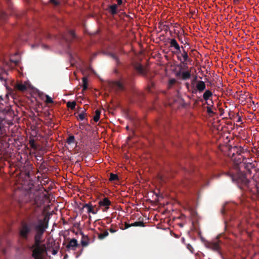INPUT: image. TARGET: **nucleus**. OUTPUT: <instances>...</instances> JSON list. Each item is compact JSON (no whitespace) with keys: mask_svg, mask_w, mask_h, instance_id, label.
Listing matches in <instances>:
<instances>
[{"mask_svg":"<svg viewBox=\"0 0 259 259\" xmlns=\"http://www.w3.org/2000/svg\"><path fill=\"white\" fill-rule=\"evenodd\" d=\"M228 175L241 189L256 194L259 197V183L254 181H250L246 178L244 173L238 169H235V171L231 170L228 172Z\"/></svg>","mask_w":259,"mask_h":259,"instance_id":"obj_1","label":"nucleus"},{"mask_svg":"<svg viewBox=\"0 0 259 259\" xmlns=\"http://www.w3.org/2000/svg\"><path fill=\"white\" fill-rule=\"evenodd\" d=\"M48 225L49 222L43 223L40 221L39 224L35 226L34 243L31 247L33 249L32 256L34 259H43L42 254L47 251L46 245L41 243L43 234L48 228Z\"/></svg>","mask_w":259,"mask_h":259,"instance_id":"obj_2","label":"nucleus"},{"mask_svg":"<svg viewBox=\"0 0 259 259\" xmlns=\"http://www.w3.org/2000/svg\"><path fill=\"white\" fill-rule=\"evenodd\" d=\"M40 221H41L43 223H46L47 222H49V218L45 216L43 219H38L35 221H31L27 223L23 222L20 229V236L24 240H27L32 229H33L35 231V226L39 224Z\"/></svg>","mask_w":259,"mask_h":259,"instance_id":"obj_3","label":"nucleus"},{"mask_svg":"<svg viewBox=\"0 0 259 259\" xmlns=\"http://www.w3.org/2000/svg\"><path fill=\"white\" fill-rule=\"evenodd\" d=\"M243 150L244 149L241 146H231L229 149L228 153V156L231 158L238 153H242Z\"/></svg>","mask_w":259,"mask_h":259,"instance_id":"obj_4","label":"nucleus"},{"mask_svg":"<svg viewBox=\"0 0 259 259\" xmlns=\"http://www.w3.org/2000/svg\"><path fill=\"white\" fill-rule=\"evenodd\" d=\"M79 246L77 240L75 238L71 239L68 244L66 245V251H69L70 250H75L76 247Z\"/></svg>","mask_w":259,"mask_h":259,"instance_id":"obj_5","label":"nucleus"},{"mask_svg":"<svg viewBox=\"0 0 259 259\" xmlns=\"http://www.w3.org/2000/svg\"><path fill=\"white\" fill-rule=\"evenodd\" d=\"M181 48L183 49L181 56H177L178 60L180 61L182 63L190 61V59L189 58L187 52L184 49V47L183 46H181Z\"/></svg>","mask_w":259,"mask_h":259,"instance_id":"obj_6","label":"nucleus"},{"mask_svg":"<svg viewBox=\"0 0 259 259\" xmlns=\"http://www.w3.org/2000/svg\"><path fill=\"white\" fill-rule=\"evenodd\" d=\"M76 37V34L73 30H69L68 32V36H63V39L68 43L71 42Z\"/></svg>","mask_w":259,"mask_h":259,"instance_id":"obj_7","label":"nucleus"},{"mask_svg":"<svg viewBox=\"0 0 259 259\" xmlns=\"http://www.w3.org/2000/svg\"><path fill=\"white\" fill-rule=\"evenodd\" d=\"M124 83H127V81L125 79L123 80L122 82L119 80L115 81L113 82V85L118 91H123L125 89L124 86Z\"/></svg>","mask_w":259,"mask_h":259,"instance_id":"obj_8","label":"nucleus"},{"mask_svg":"<svg viewBox=\"0 0 259 259\" xmlns=\"http://www.w3.org/2000/svg\"><path fill=\"white\" fill-rule=\"evenodd\" d=\"M118 7L116 4L109 5L107 10L111 15L114 16L117 14L120 11L118 9Z\"/></svg>","mask_w":259,"mask_h":259,"instance_id":"obj_9","label":"nucleus"},{"mask_svg":"<svg viewBox=\"0 0 259 259\" xmlns=\"http://www.w3.org/2000/svg\"><path fill=\"white\" fill-rule=\"evenodd\" d=\"M232 161H234L236 165H239L240 163L243 162L244 158L243 156L241 155V153H238L234 157L231 158Z\"/></svg>","mask_w":259,"mask_h":259,"instance_id":"obj_10","label":"nucleus"},{"mask_svg":"<svg viewBox=\"0 0 259 259\" xmlns=\"http://www.w3.org/2000/svg\"><path fill=\"white\" fill-rule=\"evenodd\" d=\"M99 205L100 207H104L106 209H108L111 205V201L108 198L105 197L99 202Z\"/></svg>","mask_w":259,"mask_h":259,"instance_id":"obj_11","label":"nucleus"},{"mask_svg":"<svg viewBox=\"0 0 259 259\" xmlns=\"http://www.w3.org/2000/svg\"><path fill=\"white\" fill-rule=\"evenodd\" d=\"M207 247L213 250L219 251L220 248L219 241L208 242L207 244Z\"/></svg>","mask_w":259,"mask_h":259,"instance_id":"obj_12","label":"nucleus"},{"mask_svg":"<svg viewBox=\"0 0 259 259\" xmlns=\"http://www.w3.org/2000/svg\"><path fill=\"white\" fill-rule=\"evenodd\" d=\"M80 234L82 235L81 244L82 246H87L90 243V238L87 235H85L82 232Z\"/></svg>","mask_w":259,"mask_h":259,"instance_id":"obj_13","label":"nucleus"},{"mask_svg":"<svg viewBox=\"0 0 259 259\" xmlns=\"http://www.w3.org/2000/svg\"><path fill=\"white\" fill-rule=\"evenodd\" d=\"M199 92H202L206 88V85L204 81L201 80L197 81L196 87Z\"/></svg>","mask_w":259,"mask_h":259,"instance_id":"obj_14","label":"nucleus"},{"mask_svg":"<svg viewBox=\"0 0 259 259\" xmlns=\"http://www.w3.org/2000/svg\"><path fill=\"white\" fill-rule=\"evenodd\" d=\"M136 70L138 71V72L142 75H145L146 74V70L144 68L143 66L141 65H137L135 66Z\"/></svg>","mask_w":259,"mask_h":259,"instance_id":"obj_15","label":"nucleus"},{"mask_svg":"<svg viewBox=\"0 0 259 259\" xmlns=\"http://www.w3.org/2000/svg\"><path fill=\"white\" fill-rule=\"evenodd\" d=\"M169 40L170 48H174L175 49L180 46L177 41L175 38L169 39Z\"/></svg>","mask_w":259,"mask_h":259,"instance_id":"obj_16","label":"nucleus"},{"mask_svg":"<svg viewBox=\"0 0 259 259\" xmlns=\"http://www.w3.org/2000/svg\"><path fill=\"white\" fill-rule=\"evenodd\" d=\"M15 88L21 92H24L27 90V87L26 85L23 84L22 83H17L15 86Z\"/></svg>","mask_w":259,"mask_h":259,"instance_id":"obj_17","label":"nucleus"},{"mask_svg":"<svg viewBox=\"0 0 259 259\" xmlns=\"http://www.w3.org/2000/svg\"><path fill=\"white\" fill-rule=\"evenodd\" d=\"M212 96V92L209 90H206L203 95V98L204 100L206 101L209 100L210 97Z\"/></svg>","mask_w":259,"mask_h":259,"instance_id":"obj_18","label":"nucleus"},{"mask_svg":"<svg viewBox=\"0 0 259 259\" xmlns=\"http://www.w3.org/2000/svg\"><path fill=\"white\" fill-rule=\"evenodd\" d=\"M191 77V73L190 71H185L182 74V78L183 80H187Z\"/></svg>","mask_w":259,"mask_h":259,"instance_id":"obj_19","label":"nucleus"},{"mask_svg":"<svg viewBox=\"0 0 259 259\" xmlns=\"http://www.w3.org/2000/svg\"><path fill=\"white\" fill-rule=\"evenodd\" d=\"M5 130L3 120L0 118V138L5 135Z\"/></svg>","mask_w":259,"mask_h":259,"instance_id":"obj_20","label":"nucleus"},{"mask_svg":"<svg viewBox=\"0 0 259 259\" xmlns=\"http://www.w3.org/2000/svg\"><path fill=\"white\" fill-rule=\"evenodd\" d=\"M101 111L100 110H96V111H95V116H94V120L95 121V122H98L99 119H100V114H101Z\"/></svg>","mask_w":259,"mask_h":259,"instance_id":"obj_21","label":"nucleus"},{"mask_svg":"<svg viewBox=\"0 0 259 259\" xmlns=\"http://www.w3.org/2000/svg\"><path fill=\"white\" fill-rule=\"evenodd\" d=\"M109 235V233L107 230L104 231L103 233H101L100 234H99L98 235V238L100 240H102L104 239L105 237L108 236Z\"/></svg>","mask_w":259,"mask_h":259,"instance_id":"obj_22","label":"nucleus"},{"mask_svg":"<svg viewBox=\"0 0 259 259\" xmlns=\"http://www.w3.org/2000/svg\"><path fill=\"white\" fill-rule=\"evenodd\" d=\"M95 207H96V205L94 206L93 205H92L91 206V207L89 208V209L88 210V212L92 213L94 214L97 213V212L99 210V208H96V209H95Z\"/></svg>","mask_w":259,"mask_h":259,"instance_id":"obj_23","label":"nucleus"},{"mask_svg":"<svg viewBox=\"0 0 259 259\" xmlns=\"http://www.w3.org/2000/svg\"><path fill=\"white\" fill-rule=\"evenodd\" d=\"M76 106V102L75 101H69L67 103V106L68 108H70L71 110H74Z\"/></svg>","mask_w":259,"mask_h":259,"instance_id":"obj_24","label":"nucleus"},{"mask_svg":"<svg viewBox=\"0 0 259 259\" xmlns=\"http://www.w3.org/2000/svg\"><path fill=\"white\" fill-rule=\"evenodd\" d=\"M206 104L208 105L206 107L207 112L208 113V114L209 115L214 114L215 113L211 109V106H212V105L210 106V104L207 102H206Z\"/></svg>","mask_w":259,"mask_h":259,"instance_id":"obj_25","label":"nucleus"},{"mask_svg":"<svg viewBox=\"0 0 259 259\" xmlns=\"http://www.w3.org/2000/svg\"><path fill=\"white\" fill-rule=\"evenodd\" d=\"M132 227H144V223L142 221L136 222L131 224Z\"/></svg>","mask_w":259,"mask_h":259,"instance_id":"obj_26","label":"nucleus"},{"mask_svg":"<svg viewBox=\"0 0 259 259\" xmlns=\"http://www.w3.org/2000/svg\"><path fill=\"white\" fill-rule=\"evenodd\" d=\"M159 27H161V30H163L164 31L167 32L169 30V26L167 25H164L162 22L159 23Z\"/></svg>","mask_w":259,"mask_h":259,"instance_id":"obj_27","label":"nucleus"},{"mask_svg":"<svg viewBox=\"0 0 259 259\" xmlns=\"http://www.w3.org/2000/svg\"><path fill=\"white\" fill-rule=\"evenodd\" d=\"M67 142L68 144H71L75 142V138L73 135H70L67 139Z\"/></svg>","mask_w":259,"mask_h":259,"instance_id":"obj_28","label":"nucleus"},{"mask_svg":"<svg viewBox=\"0 0 259 259\" xmlns=\"http://www.w3.org/2000/svg\"><path fill=\"white\" fill-rule=\"evenodd\" d=\"M118 179V177L116 174H114L112 173L110 174V178L109 180L110 181H115Z\"/></svg>","mask_w":259,"mask_h":259,"instance_id":"obj_29","label":"nucleus"},{"mask_svg":"<svg viewBox=\"0 0 259 259\" xmlns=\"http://www.w3.org/2000/svg\"><path fill=\"white\" fill-rule=\"evenodd\" d=\"M29 144L32 148H33L34 149H37V146L35 144V140L34 139H31L29 141Z\"/></svg>","mask_w":259,"mask_h":259,"instance_id":"obj_30","label":"nucleus"},{"mask_svg":"<svg viewBox=\"0 0 259 259\" xmlns=\"http://www.w3.org/2000/svg\"><path fill=\"white\" fill-rule=\"evenodd\" d=\"M45 96H46V100L45 101V102L47 104H52V103H53L54 102L53 99H52V98L50 97L49 95H46Z\"/></svg>","mask_w":259,"mask_h":259,"instance_id":"obj_31","label":"nucleus"},{"mask_svg":"<svg viewBox=\"0 0 259 259\" xmlns=\"http://www.w3.org/2000/svg\"><path fill=\"white\" fill-rule=\"evenodd\" d=\"M83 90H86L88 89V81L85 78H83Z\"/></svg>","mask_w":259,"mask_h":259,"instance_id":"obj_32","label":"nucleus"},{"mask_svg":"<svg viewBox=\"0 0 259 259\" xmlns=\"http://www.w3.org/2000/svg\"><path fill=\"white\" fill-rule=\"evenodd\" d=\"M110 56L116 61L117 64L119 63V59L116 55L111 53L110 54Z\"/></svg>","mask_w":259,"mask_h":259,"instance_id":"obj_33","label":"nucleus"},{"mask_svg":"<svg viewBox=\"0 0 259 259\" xmlns=\"http://www.w3.org/2000/svg\"><path fill=\"white\" fill-rule=\"evenodd\" d=\"M118 6L124 5L126 3V0H116Z\"/></svg>","mask_w":259,"mask_h":259,"instance_id":"obj_34","label":"nucleus"},{"mask_svg":"<svg viewBox=\"0 0 259 259\" xmlns=\"http://www.w3.org/2000/svg\"><path fill=\"white\" fill-rule=\"evenodd\" d=\"M49 1L54 6H58L60 5V2L57 0H50Z\"/></svg>","mask_w":259,"mask_h":259,"instance_id":"obj_35","label":"nucleus"},{"mask_svg":"<svg viewBox=\"0 0 259 259\" xmlns=\"http://www.w3.org/2000/svg\"><path fill=\"white\" fill-rule=\"evenodd\" d=\"M245 164V168L246 169H249L250 168H252L254 167L252 163L248 162L247 163H244Z\"/></svg>","mask_w":259,"mask_h":259,"instance_id":"obj_36","label":"nucleus"},{"mask_svg":"<svg viewBox=\"0 0 259 259\" xmlns=\"http://www.w3.org/2000/svg\"><path fill=\"white\" fill-rule=\"evenodd\" d=\"M176 81L175 79H171L169 80L168 86L170 87L176 83Z\"/></svg>","mask_w":259,"mask_h":259,"instance_id":"obj_37","label":"nucleus"},{"mask_svg":"<svg viewBox=\"0 0 259 259\" xmlns=\"http://www.w3.org/2000/svg\"><path fill=\"white\" fill-rule=\"evenodd\" d=\"M84 115H85L84 111L80 113L78 115V117H79V119L81 120H83L84 119Z\"/></svg>","mask_w":259,"mask_h":259,"instance_id":"obj_38","label":"nucleus"},{"mask_svg":"<svg viewBox=\"0 0 259 259\" xmlns=\"http://www.w3.org/2000/svg\"><path fill=\"white\" fill-rule=\"evenodd\" d=\"M181 47H180V46H179L176 49H175L176 50V51L175 52V53L177 55H179L180 54H181L182 51L181 50Z\"/></svg>","mask_w":259,"mask_h":259,"instance_id":"obj_39","label":"nucleus"},{"mask_svg":"<svg viewBox=\"0 0 259 259\" xmlns=\"http://www.w3.org/2000/svg\"><path fill=\"white\" fill-rule=\"evenodd\" d=\"M92 205H93L91 203H85L83 205V208H87L88 210Z\"/></svg>","mask_w":259,"mask_h":259,"instance_id":"obj_40","label":"nucleus"},{"mask_svg":"<svg viewBox=\"0 0 259 259\" xmlns=\"http://www.w3.org/2000/svg\"><path fill=\"white\" fill-rule=\"evenodd\" d=\"M198 90L197 88L196 87L195 88L194 85L192 87V93L194 94H196L197 93Z\"/></svg>","mask_w":259,"mask_h":259,"instance_id":"obj_41","label":"nucleus"},{"mask_svg":"<svg viewBox=\"0 0 259 259\" xmlns=\"http://www.w3.org/2000/svg\"><path fill=\"white\" fill-rule=\"evenodd\" d=\"M187 248H188V249H189L191 252H193V247L191 245H190V244H188L187 245Z\"/></svg>","mask_w":259,"mask_h":259,"instance_id":"obj_42","label":"nucleus"},{"mask_svg":"<svg viewBox=\"0 0 259 259\" xmlns=\"http://www.w3.org/2000/svg\"><path fill=\"white\" fill-rule=\"evenodd\" d=\"M154 86V82L152 80H150L149 84H148V88H150L153 87Z\"/></svg>","mask_w":259,"mask_h":259,"instance_id":"obj_43","label":"nucleus"},{"mask_svg":"<svg viewBox=\"0 0 259 259\" xmlns=\"http://www.w3.org/2000/svg\"><path fill=\"white\" fill-rule=\"evenodd\" d=\"M132 227V226H131V224H128L127 223H125V224H124V228H122V229H127L130 227Z\"/></svg>","mask_w":259,"mask_h":259,"instance_id":"obj_44","label":"nucleus"},{"mask_svg":"<svg viewBox=\"0 0 259 259\" xmlns=\"http://www.w3.org/2000/svg\"><path fill=\"white\" fill-rule=\"evenodd\" d=\"M11 61L14 62L15 63V64L16 65H18L19 63V61L18 60H13L11 59Z\"/></svg>","mask_w":259,"mask_h":259,"instance_id":"obj_45","label":"nucleus"},{"mask_svg":"<svg viewBox=\"0 0 259 259\" xmlns=\"http://www.w3.org/2000/svg\"><path fill=\"white\" fill-rule=\"evenodd\" d=\"M177 37H178V39H179V40L181 41V42L182 44H183V43H184V42H183V39H182V36H180V35H178Z\"/></svg>","mask_w":259,"mask_h":259,"instance_id":"obj_46","label":"nucleus"},{"mask_svg":"<svg viewBox=\"0 0 259 259\" xmlns=\"http://www.w3.org/2000/svg\"><path fill=\"white\" fill-rule=\"evenodd\" d=\"M109 231H110L111 233H115V232H116V230H115V229H113V228H110L109 229Z\"/></svg>","mask_w":259,"mask_h":259,"instance_id":"obj_47","label":"nucleus"},{"mask_svg":"<svg viewBox=\"0 0 259 259\" xmlns=\"http://www.w3.org/2000/svg\"><path fill=\"white\" fill-rule=\"evenodd\" d=\"M241 121H242L241 117L239 116L238 117V119L237 120V122H241Z\"/></svg>","mask_w":259,"mask_h":259,"instance_id":"obj_48","label":"nucleus"},{"mask_svg":"<svg viewBox=\"0 0 259 259\" xmlns=\"http://www.w3.org/2000/svg\"><path fill=\"white\" fill-rule=\"evenodd\" d=\"M222 213L223 214H226V212H225V208H223L222 210Z\"/></svg>","mask_w":259,"mask_h":259,"instance_id":"obj_49","label":"nucleus"},{"mask_svg":"<svg viewBox=\"0 0 259 259\" xmlns=\"http://www.w3.org/2000/svg\"><path fill=\"white\" fill-rule=\"evenodd\" d=\"M4 80V77L2 76V74L0 73V80Z\"/></svg>","mask_w":259,"mask_h":259,"instance_id":"obj_50","label":"nucleus"},{"mask_svg":"<svg viewBox=\"0 0 259 259\" xmlns=\"http://www.w3.org/2000/svg\"><path fill=\"white\" fill-rule=\"evenodd\" d=\"M196 79H197V77L196 76L194 78V79L192 81V83H193V82L196 81ZM193 84V83H192Z\"/></svg>","mask_w":259,"mask_h":259,"instance_id":"obj_51","label":"nucleus"},{"mask_svg":"<svg viewBox=\"0 0 259 259\" xmlns=\"http://www.w3.org/2000/svg\"><path fill=\"white\" fill-rule=\"evenodd\" d=\"M186 86L187 87V89H189V84L188 83H186Z\"/></svg>","mask_w":259,"mask_h":259,"instance_id":"obj_52","label":"nucleus"},{"mask_svg":"<svg viewBox=\"0 0 259 259\" xmlns=\"http://www.w3.org/2000/svg\"><path fill=\"white\" fill-rule=\"evenodd\" d=\"M3 100V99L2 96H0V102Z\"/></svg>","mask_w":259,"mask_h":259,"instance_id":"obj_53","label":"nucleus"},{"mask_svg":"<svg viewBox=\"0 0 259 259\" xmlns=\"http://www.w3.org/2000/svg\"><path fill=\"white\" fill-rule=\"evenodd\" d=\"M6 2L9 4L10 0H6Z\"/></svg>","mask_w":259,"mask_h":259,"instance_id":"obj_54","label":"nucleus"},{"mask_svg":"<svg viewBox=\"0 0 259 259\" xmlns=\"http://www.w3.org/2000/svg\"><path fill=\"white\" fill-rule=\"evenodd\" d=\"M67 255H65L64 256V258L65 259V258H66V257H67Z\"/></svg>","mask_w":259,"mask_h":259,"instance_id":"obj_55","label":"nucleus"},{"mask_svg":"<svg viewBox=\"0 0 259 259\" xmlns=\"http://www.w3.org/2000/svg\"><path fill=\"white\" fill-rule=\"evenodd\" d=\"M56 253V252L55 251H53V254H55Z\"/></svg>","mask_w":259,"mask_h":259,"instance_id":"obj_56","label":"nucleus"},{"mask_svg":"<svg viewBox=\"0 0 259 259\" xmlns=\"http://www.w3.org/2000/svg\"><path fill=\"white\" fill-rule=\"evenodd\" d=\"M126 128L127 130H128V128H129V126H127L126 127Z\"/></svg>","mask_w":259,"mask_h":259,"instance_id":"obj_57","label":"nucleus"},{"mask_svg":"<svg viewBox=\"0 0 259 259\" xmlns=\"http://www.w3.org/2000/svg\"><path fill=\"white\" fill-rule=\"evenodd\" d=\"M187 171L188 172H190V171H188V170H187Z\"/></svg>","mask_w":259,"mask_h":259,"instance_id":"obj_58","label":"nucleus"}]
</instances>
